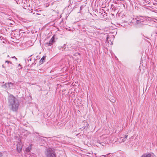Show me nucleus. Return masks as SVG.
Masks as SVG:
<instances>
[{
    "instance_id": "1",
    "label": "nucleus",
    "mask_w": 157,
    "mask_h": 157,
    "mask_svg": "<svg viewBox=\"0 0 157 157\" xmlns=\"http://www.w3.org/2000/svg\"><path fill=\"white\" fill-rule=\"evenodd\" d=\"M8 102L10 109L13 111H17L19 106V102L16 98L10 94L8 97Z\"/></svg>"
},
{
    "instance_id": "2",
    "label": "nucleus",
    "mask_w": 157,
    "mask_h": 157,
    "mask_svg": "<svg viewBox=\"0 0 157 157\" xmlns=\"http://www.w3.org/2000/svg\"><path fill=\"white\" fill-rule=\"evenodd\" d=\"M44 153L46 157H57L55 151L51 148L46 149Z\"/></svg>"
},
{
    "instance_id": "3",
    "label": "nucleus",
    "mask_w": 157,
    "mask_h": 157,
    "mask_svg": "<svg viewBox=\"0 0 157 157\" xmlns=\"http://www.w3.org/2000/svg\"><path fill=\"white\" fill-rule=\"evenodd\" d=\"M135 19L137 24L140 25L142 24V23L146 21V19L145 17L140 16H137Z\"/></svg>"
},
{
    "instance_id": "4",
    "label": "nucleus",
    "mask_w": 157,
    "mask_h": 157,
    "mask_svg": "<svg viewBox=\"0 0 157 157\" xmlns=\"http://www.w3.org/2000/svg\"><path fill=\"white\" fill-rule=\"evenodd\" d=\"M55 37L53 36L51 38L49 42L46 43L44 45L46 47H48L52 45L53 43L55 42Z\"/></svg>"
},
{
    "instance_id": "5",
    "label": "nucleus",
    "mask_w": 157,
    "mask_h": 157,
    "mask_svg": "<svg viewBox=\"0 0 157 157\" xmlns=\"http://www.w3.org/2000/svg\"><path fill=\"white\" fill-rule=\"evenodd\" d=\"M23 146V145L21 141L18 143L17 145V149L18 152L20 153L21 151Z\"/></svg>"
},
{
    "instance_id": "6",
    "label": "nucleus",
    "mask_w": 157,
    "mask_h": 157,
    "mask_svg": "<svg viewBox=\"0 0 157 157\" xmlns=\"http://www.w3.org/2000/svg\"><path fill=\"white\" fill-rule=\"evenodd\" d=\"M13 85V84L11 82L6 83L5 84L2 85V87L6 88L11 89V87Z\"/></svg>"
},
{
    "instance_id": "7",
    "label": "nucleus",
    "mask_w": 157,
    "mask_h": 157,
    "mask_svg": "<svg viewBox=\"0 0 157 157\" xmlns=\"http://www.w3.org/2000/svg\"><path fill=\"white\" fill-rule=\"evenodd\" d=\"M153 153H146L143 154L141 157H154Z\"/></svg>"
},
{
    "instance_id": "8",
    "label": "nucleus",
    "mask_w": 157,
    "mask_h": 157,
    "mask_svg": "<svg viewBox=\"0 0 157 157\" xmlns=\"http://www.w3.org/2000/svg\"><path fill=\"white\" fill-rule=\"evenodd\" d=\"M44 138V137H42V136H39L38 137L39 140H41V141H43L45 142L46 141L45 139H47V138L46 137H44L45 139H44V138Z\"/></svg>"
},
{
    "instance_id": "9",
    "label": "nucleus",
    "mask_w": 157,
    "mask_h": 157,
    "mask_svg": "<svg viewBox=\"0 0 157 157\" xmlns=\"http://www.w3.org/2000/svg\"><path fill=\"white\" fill-rule=\"evenodd\" d=\"M76 49V48L75 47L72 46L71 47V49H70V50L71 51H73V50H75V51H76L75 49Z\"/></svg>"
},
{
    "instance_id": "10",
    "label": "nucleus",
    "mask_w": 157,
    "mask_h": 157,
    "mask_svg": "<svg viewBox=\"0 0 157 157\" xmlns=\"http://www.w3.org/2000/svg\"><path fill=\"white\" fill-rule=\"evenodd\" d=\"M31 148L29 147H28L25 149V151L26 152H28L30 151Z\"/></svg>"
},
{
    "instance_id": "11",
    "label": "nucleus",
    "mask_w": 157,
    "mask_h": 157,
    "mask_svg": "<svg viewBox=\"0 0 157 157\" xmlns=\"http://www.w3.org/2000/svg\"><path fill=\"white\" fill-rule=\"evenodd\" d=\"M109 37L108 36V35L107 36V41L108 42V43L109 42Z\"/></svg>"
},
{
    "instance_id": "12",
    "label": "nucleus",
    "mask_w": 157,
    "mask_h": 157,
    "mask_svg": "<svg viewBox=\"0 0 157 157\" xmlns=\"http://www.w3.org/2000/svg\"><path fill=\"white\" fill-rule=\"evenodd\" d=\"M45 58V57L43 56L42 58H41L40 60V61H42L43 60H44V59Z\"/></svg>"
},
{
    "instance_id": "13",
    "label": "nucleus",
    "mask_w": 157,
    "mask_h": 157,
    "mask_svg": "<svg viewBox=\"0 0 157 157\" xmlns=\"http://www.w3.org/2000/svg\"><path fill=\"white\" fill-rule=\"evenodd\" d=\"M5 62H6V63H10L11 64H12V63L11 62L9 61H7V60Z\"/></svg>"
},
{
    "instance_id": "14",
    "label": "nucleus",
    "mask_w": 157,
    "mask_h": 157,
    "mask_svg": "<svg viewBox=\"0 0 157 157\" xmlns=\"http://www.w3.org/2000/svg\"><path fill=\"white\" fill-rule=\"evenodd\" d=\"M122 141L124 142L125 140V139L124 138L122 139Z\"/></svg>"
},
{
    "instance_id": "15",
    "label": "nucleus",
    "mask_w": 157,
    "mask_h": 157,
    "mask_svg": "<svg viewBox=\"0 0 157 157\" xmlns=\"http://www.w3.org/2000/svg\"><path fill=\"white\" fill-rule=\"evenodd\" d=\"M128 136L127 135V136H125V138H124L125 139V140H126V139L127 138V137H128Z\"/></svg>"
},
{
    "instance_id": "16",
    "label": "nucleus",
    "mask_w": 157,
    "mask_h": 157,
    "mask_svg": "<svg viewBox=\"0 0 157 157\" xmlns=\"http://www.w3.org/2000/svg\"><path fill=\"white\" fill-rule=\"evenodd\" d=\"M63 48H62V51L64 50L65 49V48H64L63 49Z\"/></svg>"
},
{
    "instance_id": "17",
    "label": "nucleus",
    "mask_w": 157,
    "mask_h": 157,
    "mask_svg": "<svg viewBox=\"0 0 157 157\" xmlns=\"http://www.w3.org/2000/svg\"><path fill=\"white\" fill-rule=\"evenodd\" d=\"M94 154L95 155L96 157H97V156H96V154L95 153Z\"/></svg>"
},
{
    "instance_id": "18",
    "label": "nucleus",
    "mask_w": 157,
    "mask_h": 157,
    "mask_svg": "<svg viewBox=\"0 0 157 157\" xmlns=\"http://www.w3.org/2000/svg\"><path fill=\"white\" fill-rule=\"evenodd\" d=\"M2 155H0V157H2Z\"/></svg>"
},
{
    "instance_id": "19",
    "label": "nucleus",
    "mask_w": 157,
    "mask_h": 157,
    "mask_svg": "<svg viewBox=\"0 0 157 157\" xmlns=\"http://www.w3.org/2000/svg\"><path fill=\"white\" fill-rule=\"evenodd\" d=\"M30 60V61H31V58H30V59H29V60Z\"/></svg>"
},
{
    "instance_id": "20",
    "label": "nucleus",
    "mask_w": 157,
    "mask_h": 157,
    "mask_svg": "<svg viewBox=\"0 0 157 157\" xmlns=\"http://www.w3.org/2000/svg\"><path fill=\"white\" fill-rule=\"evenodd\" d=\"M15 58V56L12 57V58Z\"/></svg>"
},
{
    "instance_id": "21",
    "label": "nucleus",
    "mask_w": 157,
    "mask_h": 157,
    "mask_svg": "<svg viewBox=\"0 0 157 157\" xmlns=\"http://www.w3.org/2000/svg\"><path fill=\"white\" fill-rule=\"evenodd\" d=\"M86 125H87L88 124V123H87V122H86Z\"/></svg>"
},
{
    "instance_id": "22",
    "label": "nucleus",
    "mask_w": 157,
    "mask_h": 157,
    "mask_svg": "<svg viewBox=\"0 0 157 157\" xmlns=\"http://www.w3.org/2000/svg\"><path fill=\"white\" fill-rule=\"evenodd\" d=\"M7 57H9V55H8V56H7Z\"/></svg>"
},
{
    "instance_id": "23",
    "label": "nucleus",
    "mask_w": 157,
    "mask_h": 157,
    "mask_svg": "<svg viewBox=\"0 0 157 157\" xmlns=\"http://www.w3.org/2000/svg\"><path fill=\"white\" fill-rule=\"evenodd\" d=\"M2 83H4V82H2Z\"/></svg>"
},
{
    "instance_id": "24",
    "label": "nucleus",
    "mask_w": 157,
    "mask_h": 157,
    "mask_svg": "<svg viewBox=\"0 0 157 157\" xmlns=\"http://www.w3.org/2000/svg\"><path fill=\"white\" fill-rule=\"evenodd\" d=\"M109 41H111L110 40H109Z\"/></svg>"
},
{
    "instance_id": "25",
    "label": "nucleus",
    "mask_w": 157,
    "mask_h": 157,
    "mask_svg": "<svg viewBox=\"0 0 157 157\" xmlns=\"http://www.w3.org/2000/svg\"><path fill=\"white\" fill-rule=\"evenodd\" d=\"M84 122L85 123L86 122V121H84Z\"/></svg>"
}]
</instances>
